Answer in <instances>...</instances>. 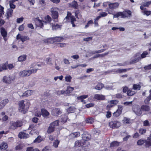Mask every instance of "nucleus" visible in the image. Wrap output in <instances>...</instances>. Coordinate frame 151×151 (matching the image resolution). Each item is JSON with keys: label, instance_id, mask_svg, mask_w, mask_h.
Here are the masks:
<instances>
[{"label": "nucleus", "instance_id": "f257e3e1", "mask_svg": "<svg viewBox=\"0 0 151 151\" xmlns=\"http://www.w3.org/2000/svg\"><path fill=\"white\" fill-rule=\"evenodd\" d=\"M132 16V12L130 10L127 9L123 12H118L114 14V18H118L121 16L122 18L131 17Z\"/></svg>", "mask_w": 151, "mask_h": 151}, {"label": "nucleus", "instance_id": "f03ea898", "mask_svg": "<svg viewBox=\"0 0 151 151\" xmlns=\"http://www.w3.org/2000/svg\"><path fill=\"white\" fill-rule=\"evenodd\" d=\"M64 20L65 23L70 22L72 25L73 27H75L76 25L75 24V22L76 21V19L74 16L72 15L71 13L68 12Z\"/></svg>", "mask_w": 151, "mask_h": 151}, {"label": "nucleus", "instance_id": "7ed1b4c3", "mask_svg": "<svg viewBox=\"0 0 151 151\" xmlns=\"http://www.w3.org/2000/svg\"><path fill=\"white\" fill-rule=\"evenodd\" d=\"M24 101L22 100L19 102V112L23 113L24 114L26 113L28 110L30 105V104L27 103L28 106L25 108V105L24 103Z\"/></svg>", "mask_w": 151, "mask_h": 151}, {"label": "nucleus", "instance_id": "20e7f679", "mask_svg": "<svg viewBox=\"0 0 151 151\" xmlns=\"http://www.w3.org/2000/svg\"><path fill=\"white\" fill-rule=\"evenodd\" d=\"M23 125L22 121L17 120L16 122L11 121L9 124V129L14 130L18 127H21Z\"/></svg>", "mask_w": 151, "mask_h": 151}, {"label": "nucleus", "instance_id": "39448f33", "mask_svg": "<svg viewBox=\"0 0 151 151\" xmlns=\"http://www.w3.org/2000/svg\"><path fill=\"white\" fill-rule=\"evenodd\" d=\"M64 38L62 37H56L51 38H49L44 40V42L48 44H52L55 42L63 41Z\"/></svg>", "mask_w": 151, "mask_h": 151}, {"label": "nucleus", "instance_id": "423d86ee", "mask_svg": "<svg viewBox=\"0 0 151 151\" xmlns=\"http://www.w3.org/2000/svg\"><path fill=\"white\" fill-rule=\"evenodd\" d=\"M89 145L88 142H86L83 139L77 140L75 143V146L76 147H87Z\"/></svg>", "mask_w": 151, "mask_h": 151}, {"label": "nucleus", "instance_id": "0eeeda50", "mask_svg": "<svg viewBox=\"0 0 151 151\" xmlns=\"http://www.w3.org/2000/svg\"><path fill=\"white\" fill-rule=\"evenodd\" d=\"M14 68L13 64H9L8 61H6L5 63L0 64V72L4 70H6L9 69L11 70Z\"/></svg>", "mask_w": 151, "mask_h": 151}, {"label": "nucleus", "instance_id": "6e6552de", "mask_svg": "<svg viewBox=\"0 0 151 151\" xmlns=\"http://www.w3.org/2000/svg\"><path fill=\"white\" fill-rule=\"evenodd\" d=\"M38 70V69H32L27 70H24L20 71L19 73V75L20 76L22 77H24L26 76H28L31 74L32 73H36Z\"/></svg>", "mask_w": 151, "mask_h": 151}, {"label": "nucleus", "instance_id": "1a4fd4ad", "mask_svg": "<svg viewBox=\"0 0 151 151\" xmlns=\"http://www.w3.org/2000/svg\"><path fill=\"white\" fill-rule=\"evenodd\" d=\"M109 125L111 128L117 129L121 126V124L119 121L115 120L109 122Z\"/></svg>", "mask_w": 151, "mask_h": 151}, {"label": "nucleus", "instance_id": "9d476101", "mask_svg": "<svg viewBox=\"0 0 151 151\" xmlns=\"http://www.w3.org/2000/svg\"><path fill=\"white\" fill-rule=\"evenodd\" d=\"M58 9L57 7H54L51 9L50 12L51 13V16L52 18L54 19H58L59 14L57 11Z\"/></svg>", "mask_w": 151, "mask_h": 151}, {"label": "nucleus", "instance_id": "9b49d317", "mask_svg": "<svg viewBox=\"0 0 151 151\" xmlns=\"http://www.w3.org/2000/svg\"><path fill=\"white\" fill-rule=\"evenodd\" d=\"M122 106L121 105H119L117 110L113 113V116L115 117L119 116L122 114Z\"/></svg>", "mask_w": 151, "mask_h": 151}, {"label": "nucleus", "instance_id": "f8f14e48", "mask_svg": "<svg viewBox=\"0 0 151 151\" xmlns=\"http://www.w3.org/2000/svg\"><path fill=\"white\" fill-rule=\"evenodd\" d=\"M16 39L17 40L20 39L22 42L25 41L29 40L30 38L28 36L21 35L19 34H18L17 36Z\"/></svg>", "mask_w": 151, "mask_h": 151}, {"label": "nucleus", "instance_id": "ddd939ff", "mask_svg": "<svg viewBox=\"0 0 151 151\" xmlns=\"http://www.w3.org/2000/svg\"><path fill=\"white\" fill-rule=\"evenodd\" d=\"M0 32L1 36L3 37L5 41L7 40L6 37L7 35V32L6 30L4 27H1L0 28Z\"/></svg>", "mask_w": 151, "mask_h": 151}, {"label": "nucleus", "instance_id": "4468645a", "mask_svg": "<svg viewBox=\"0 0 151 151\" xmlns=\"http://www.w3.org/2000/svg\"><path fill=\"white\" fill-rule=\"evenodd\" d=\"M14 79L9 76H4L3 78V81L6 83H10Z\"/></svg>", "mask_w": 151, "mask_h": 151}, {"label": "nucleus", "instance_id": "2eb2a0df", "mask_svg": "<svg viewBox=\"0 0 151 151\" xmlns=\"http://www.w3.org/2000/svg\"><path fill=\"white\" fill-rule=\"evenodd\" d=\"M62 112L58 108L54 109L51 111V114L53 116H57L61 114Z\"/></svg>", "mask_w": 151, "mask_h": 151}, {"label": "nucleus", "instance_id": "dca6fc26", "mask_svg": "<svg viewBox=\"0 0 151 151\" xmlns=\"http://www.w3.org/2000/svg\"><path fill=\"white\" fill-rule=\"evenodd\" d=\"M82 139L85 141L87 142L88 141L90 140L91 138V135L87 132H85L83 133L82 135Z\"/></svg>", "mask_w": 151, "mask_h": 151}, {"label": "nucleus", "instance_id": "f3484780", "mask_svg": "<svg viewBox=\"0 0 151 151\" xmlns=\"http://www.w3.org/2000/svg\"><path fill=\"white\" fill-rule=\"evenodd\" d=\"M18 137L21 139H26L28 138L29 135L28 134L25 133L23 132H20L18 135Z\"/></svg>", "mask_w": 151, "mask_h": 151}, {"label": "nucleus", "instance_id": "a211bd4d", "mask_svg": "<svg viewBox=\"0 0 151 151\" xmlns=\"http://www.w3.org/2000/svg\"><path fill=\"white\" fill-rule=\"evenodd\" d=\"M88 97V95H84L78 96L77 98L78 100L80 101L81 102L83 103V104H85L86 102L84 100V99L87 98Z\"/></svg>", "mask_w": 151, "mask_h": 151}, {"label": "nucleus", "instance_id": "6ab92c4d", "mask_svg": "<svg viewBox=\"0 0 151 151\" xmlns=\"http://www.w3.org/2000/svg\"><path fill=\"white\" fill-rule=\"evenodd\" d=\"M119 4L117 2L110 3L109 4V6L111 9H116L118 7Z\"/></svg>", "mask_w": 151, "mask_h": 151}, {"label": "nucleus", "instance_id": "aec40b11", "mask_svg": "<svg viewBox=\"0 0 151 151\" xmlns=\"http://www.w3.org/2000/svg\"><path fill=\"white\" fill-rule=\"evenodd\" d=\"M94 98L99 100H103L105 99V97L102 95L96 94L94 96Z\"/></svg>", "mask_w": 151, "mask_h": 151}, {"label": "nucleus", "instance_id": "412c9836", "mask_svg": "<svg viewBox=\"0 0 151 151\" xmlns=\"http://www.w3.org/2000/svg\"><path fill=\"white\" fill-rule=\"evenodd\" d=\"M9 102V100L7 99H5L0 103V109H2Z\"/></svg>", "mask_w": 151, "mask_h": 151}, {"label": "nucleus", "instance_id": "4be33fe9", "mask_svg": "<svg viewBox=\"0 0 151 151\" xmlns=\"http://www.w3.org/2000/svg\"><path fill=\"white\" fill-rule=\"evenodd\" d=\"M70 7L75 9H77L78 8V4L77 2L74 0L69 4Z\"/></svg>", "mask_w": 151, "mask_h": 151}, {"label": "nucleus", "instance_id": "5701e85b", "mask_svg": "<svg viewBox=\"0 0 151 151\" xmlns=\"http://www.w3.org/2000/svg\"><path fill=\"white\" fill-rule=\"evenodd\" d=\"M32 91L28 90L25 91L23 93L22 96V97H27L29 96L32 95Z\"/></svg>", "mask_w": 151, "mask_h": 151}, {"label": "nucleus", "instance_id": "b1692460", "mask_svg": "<svg viewBox=\"0 0 151 151\" xmlns=\"http://www.w3.org/2000/svg\"><path fill=\"white\" fill-rule=\"evenodd\" d=\"M8 147V144L6 142H3L0 145V149L1 150H6Z\"/></svg>", "mask_w": 151, "mask_h": 151}, {"label": "nucleus", "instance_id": "393cba45", "mask_svg": "<svg viewBox=\"0 0 151 151\" xmlns=\"http://www.w3.org/2000/svg\"><path fill=\"white\" fill-rule=\"evenodd\" d=\"M42 115L43 116L46 117L48 116L50 114L49 112L45 109L42 108L41 109Z\"/></svg>", "mask_w": 151, "mask_h": 151}, {"label": "nucleus", "instance_id": "a878e982", "mask_svg": "<svg viewBox=\"0 0 151 151\" xmlns=\"http://www.w3.org/2000/svg\"><path fill=\"white\" fill-rule=\"evenodd\" d=\"M133 69V68H131L127 69H119L116 70V72L119 73H121L123 72H125L127 71L132 69Z\"/></svg>", "mask_w": 151, "mask_h": 151}, {"label": "nucleus", "instance_id": "bb28decb", "mask_svg": "<svg viewBox=\"0 0 151 151\" xmlns=\"http://www.w3.org/2000/svg\"><path fill=\"white\" fill-rule=\"evenodd\" d=\"M141 109L143 111H148L150 110V107L148 106L143 105L141 106Z\"/></svg>", "mask_w": 151, "mask_h": 151}, {"label": "nucleus", "instance_id": "cd10ccee", "mask_svg": "<svg viewBox=\"0 0 151 151\" xmlns=\"http://www.w3.org/2000/svg\"><path fill=\"white\" fill-rule=\"evenodd\" d=\"M27 59L26 55H23L19 56L18 58V60L20 62H22L25 60Z\"/></svg>", "mask_w": 151, "mask_h": 151}, {"label": "nucleus", "instance_id": "c85d7f7f", "mask_svg": "<svg viewBox=\"0 0 151 151\" xmlns=\"http://www.w3.org/2000/svg\"><path fill=\"white\" fill-rule=\"evenodd\" d=\"M55 127L53 126L50 124L49 127L48 128L47 130V132L48 134H50L53 132L55 130Z\"/></svg>", "mask_w": 151, "mask_h": 151}, {"label": "nucleus", "instance_id": "c756f323", "mask_svg": "<svg viewBox=\"0 0 151 151\" xmlns=\"http://www.w3.org/2000/svg\"><path fill=\"white\" fill-rule=\"evenodd\" d=\"M13 13V10L11 9H9L6 12L7 18L8 19H9L12 15Z\"/></svg>", "mask_w": 151, "mask_h": 151}, {"label": "nucleus", "instance_id": "7c9ffc66", "mask_svg": "<svg viewBox=\"0 0 151 151\" xmlns=\"http://www.w3.org/2000/svg\"><path fill=\"white\" fill-rule=\"evenodd\" d=\"M142 12L144 15L149 16L151 14V11L147 10L146 8H145V10L142 11Z\"/></svg>", "mask_w": 151, "mask_h": 151}, {"label": "nucleus", "instance_id": "2f4dec72", "mask_svg": "<svg viewBox=\"0 0 151 151\" xmlns=\"http://www.w3.org/2000/svg\"><path fill=\"white\" fill-rule=\"evenodd\" d=\"M70 135L73 138H76L79 137L80 136V133L79 132H73L71 133Z\"/></svg>", "mask_w": 151, "mask_h": 151}, {"label": "nucleus", "instance_id": "473e14b6", "mask_svg": "<svg viewBox=\"0 0 151 151\" xmlns=\"http://www.w3.org/2000/svg\"><path fill=\"white\" fill-rule=\"evenodd\" d=\"M104 86V85L102 83H99L96 85L95 87V88L96 90H101Z\"/></svg>", "mask_w": 151, "mask_h": 151}, {"label": "nucleus", "instance_id": "72a5a7b5", "mask_svg": "<svg viewBox=\"0 0 151 151\" xmlns=\"http://www.w3.org/2000/svg\"><path fill=\"white\" fill-rule=\"evenodd\" d=\"M141 86L139 84H134L132 89L135 90H139L141 88Z\"/></svg>", "mask_w": 151, "mask_h": 151}, {"label": "nucleus", "instance_id": "f704fd0d", "mask_svg": "<svg viewBox=\"0 0 151 151\" xmlns=\"http://www.w3.org/2000/svg\"><path fill=\"white\" fill-rule=\"evenodd\" d=\"M122 122L123 123L125 124H129L130 123V119L127 118L126 117L124 118Z\"/></svg>", "mask_w": 151, "mask_h": 151}, {"label": "nucleus", "instance_id": "c9c22d12", "mask_svg": "<svg viewBox=\"0 0 151 151\" xmlns=\"http://www.w3.org/2000/svg\"><path fill=\"white\" fill-rule=\"evenodd\" d=\"M42 140V139L41 138V137L39 135L34 140V142L35 143H39Z\"/></svg>", "mask_w": 151, "mask_h": 151}, {"label": "nucleus", "instance_id": "e433bc0d", "mask_svg": "<svg viewBox=\"0 0 151 151\" xmlns=\"http://www.w3.org/2000/svg\"><path fill=\"white\" fill-rule=\"evenodd\" d=\"M74 88L70 86H68L67 88L66 91V93L67 94H69L71 93L74 90Z\"/></svg>", "mask_w": 151, "mask_h": 151}, {"label": "nucleus", "instance_id": "4c0bfd02", "mask_svg": "<svg viewBox=\"0 0 151 151\" xmlns=\"http://www.w3.org/2000/svg\"><path fill=\"white\" fill-rule=\"evenodd\" d=\"M136 93L135 91H133L132 89H129L127 92V95L129 96H131L134 95Z\"/></svg>", "mask_w": 151, "mask_h": 151}, {"label": "nucleus", "instance_id": "58836bf2", "mask_svg": "<svg viewBox=\"0 0 151 151\" xmlns=\"http://www.w3.org/2000/svg\"><path fill=\"white\" fill-rule=\"evenodd\" d=\"M119 145V143L117 141H114L110 144V147H117Z\"/></svg>", "mask_w": 151, "mask_h": 151}, {"label": "nucleus", "instance_id": "ea45409f", "mask_svg": "<svg viewBox=\"0 0 151 151\" xmlns=\"http://www.w3.org/2000/svg\"><path fill=\"white\" fill-rule=\"evenodd\" d=\"M60 142L58 139L55 140L53 143V146L55 148H57L58 147Z\"/></svg>", "mask_w": 151, "mask_h": 151}, {"label": "nucleus", "instance_id": "a19ab883", "mask_svg": "<svg viewBox=\"0 0 151 151\" xmlns=\"http://www.w3.org/2000/svg\"><path fill=\"white\" fill-rule=\"evenodd\" d=\"M44 19L47 23H50L52 21L51 17L48 15L45 17Z\"/></svg>", "mask_w": 151, "mask_h": 151}, {"label": "nucleus", "instance_id": "79ce46f5", "mask_svg": "<svg viewBox=\"0 0 151 151\" xmlns=\"http://www.w3.org/2000/svg\"><path fill=\"white\" fill-rule=\"evenodd\" d=\"M26 151H40L38 149L34 148L33 147H27Z\"/></svg>", "mask_w": 151, "mask_h": 151}, {"label": "nucleus", "instance_id": "37998d69", "mask_svg": "<svg viewBox=\"0 0 151 151\" xmlns=\"http://www.w3.org/2000/svg\"><path fill=\"white\" fill-rule=\"evenodd\" d=\"M151 141H147L145 140V147H149L150 146H151Z\"/></svg>", "mask_w": 151, "mask_h": 151}, {"label": "nucleus", "instance_id": "c03bdc74", "mask_svg": "<svg viewBox=\"0 0 151 151\" xmlns=\"http://www.w3.org/2000/svg\"><path fill=\"white\" fill-rule=\"evenodd\" d=\"M61 25L58 24H53L52 25V28L53 30H56L59 28H61Z\"/></svg>", "mask_w": 151, "mask_h": 151}, {"label": "nucleus", "instance_id": "a18cd8bd", "mask_svg": "<svg viewBox=\"0 0 151 151\" xmlns=\"http://www.w3.org/2000/svg\"><path fill=\"white\" fill-rule=\"evenodd\" d=\"M72 77L70 75L67 76L65 77L66 81L70 82L71 81Z\"/></svg>", "mask_w": 151, "mask_h": 151}, {"label": "nucleus", "instance_id": "49530a36", "mask_svg": "<svg viewBox=\"0 0 151 151\" xmlns=\"http://www.w3.org/2000/svg\"><path fill=\"white\" fill-rule=\"evenodd\" d=\"M59 120H57L54 121L50 124L53 126H54V127H55V126H57L59 125Z\"/></svg>", "mask_w": 151, "mask_h": 151}, {"label": "nucleus", "instance_id": "de8ad7c7", "mask_svg": "<svg viewBox=\"0 0 151 151\" xmlns=\"http://www.w3.org/2000/svg\"><path fill=\"white\" fill-rule=\"evenodd\" d=\"M66 46V44L65 43H58L56 45V46L58 47H63Z\"/></svg>", "mask_w": 151, "mask_h": 151}, {"label": "nucleus", "instance_id": "09e8293b", "mask_svg": "<svg viewBox=\"0 0 151 151\" xmlns=\"http://www.w3.org/2000/svg\"><path fill=\"white\" fill-rule=\"evenodd\" d=\"M119 101L116 100H111L110 101V103L111 104L114 105V106L116 105L118 103Z\"/></svg>", "mask_w": 151, "mask_h": 151}, {"label": "nucleus", "instance_id": "8fccbe9b", "mask_svg": "<svg viewBox=\"0 0 151 151\" xmlns=\"http://www.w3.org/2000/svg\"><path fill=\"white\" fill-rule=\"evenodd\" d=\"M148 52L147 51H144L141 55V58H140V59L145 58L146 55H148Z\"/></svg>", "mask_w": 151, "mask_h": 151}, {"label": "nucleus", "instance_id": "3c124183", "mask_svg": "<svg viewBox=\"0 0 151 151\" xmlns=\"http://www.w3.org/2000/svg\"><path fill=\"white\" fill-rule=\"evenodd\" d=\"M101 18V17L97 16L96 18L94 19V24L95 26H98L99 24L98 23V21L99 19Z\"/></svg>", "mask_w": 151, "mask_h": 151}, {"label": "nucleus", "instance_id": "603ef678", "mask_svg": "<svg viewBox=\"0 0 151 151\" xmlns=\"http://www.w3.org/2000/svg\"><path fill=\"white\" fill-rule=\"evenodd\" d=\"M151 100V98L149 96L146 97L144 100V103L146 104H148L150 103V101Z\"/></svg>", "mask_w": 151, "mask_h": 151}, {"label": "nucleus", "instance_id": "864d4df0", "mask_svg": "<svg viewBox=\"0 0 151 151\" xmlns=\"http://www.w3.org/2000/svg\"><path fill=\"white\" fill-rule=\"evenodd\" d=\"M94 23L93 22L92 20L91 19L88 21L87 24L86 25L85 28H87L88 27L90 24H93Z\"/></svg>", "mask_w": 151, "mask_h": 151}, {"label": "nucleus", "instance_id": "5fc2aeb1", "mask_svg": "<svg viewBox=\"0 0 151 151\" xmlns=\"http://www.w3.org/2000/svg\"><path fill=\"white\" fill-rule=\"evenodd\" d=\"M106 50V49H101V50H98L93 51V52H92V54H94L96 53H100L102 52H104Z\"/></svg>", "mask_w": 151, "mask_h": 151}, {"label": "nucleus", "instance_id": "6e6d98bb", "mask_svg": "<svg viewBox=\"0 0 151 151\" xmlns=\"http://www.w3.org/2000/svg\"><path fill=\"white\" fill-rule=\"evenodd\" d=\"M86 122L88 123L92 124L94 122V119L92 118H87L86 120Z\"/></svg>", "mask_w": 151, "mask_h": 151}, {"label": "nucleus", "instance_id": "4d7b16f0", "mask_svg": "<svg viewBox=\"0 0 151 151\" xmlns=\"http://www.w3.org/2000/svg\"><path fill=\"white\" fill-rule=\"evenodd\" d=\"M74 109L73 107L70 106L67 109V111L68 113H72L74 111Z\"/></svg>", "mask_w": 151, "mask_h": 151}, {"label": "nucleus", "instance_id": "13d9d810", "mask_svg": "<svg viewBox=\"0 0 151 151\" xmlns=\"http://www.w3.org/2000/svg\"><path fill=\"white\" fill-rule=\"evenodd\" d=\"M139 132L141 135H142L146 133V130L142 128H140L139 129Z\"/></svg>", "mask_w": 151, "mask_h": 151}, {"label": "nucleus", "instance_id": "bf43d9fd", "mask_svg": "<svg viewBox=\"0 0 151 151\" xmlns=\"http://www.w3.org/2000/svg\"><path fill=\"white\" fill-rule=\"evenodd\" d=\"M141 109H137V111H135V113L138 116H140L142 114Z\"/></svg>", "mask_w": 151, "mask_h": 151}, {"label": "nucleus", "instance_id": "052dcab7", "mask_svg": "<svg viewBox=\"0 0 151 151\" xmlns=\"http://www.w3.org/2000/svg\"><path fill=\"white\" fill-rule=\"evenodd\" d=\"M145 143V140L140 139L137 142V144L138 145H142Z\"/></svg>", "mask_w": 151, "mask_h": 151}, {"label": "nucleus", "instance_id": "680f3d73", "mask_svg": "<svg viewBox=\"0 0 151 151\" xmlns=\"http://www.w3.org/2000/svg\"><path fill=\"white\" fill-rule=\"evenodd\" d=\"M93 39V37H88L84 38L83 39V41L85 42H89V41H91Z\"/></svg>", "mask_w": 151, "mask_h": 151}, {"label": "nucleus", "instance_id": "e2e57ef3", "mask_svg": "<svg viewBox=\"0 0 151 151\" xmlns=\"http://www.w3.org/2000/svg\"><path fill=\"white\" fill-rule=\"evenodd\" d=\"M42 151H51L50 147L49 146H46L42 150Z\"/></svg>", "mask_w": 151, "mask_h": 151}, {"label": "nucleus", "instance_id": "0e129e2a", "mask_svg": "<svg viewBox=\"0 0 151 151\" xmlns=\"http://www.w3.org/2000/svg\"><path fill=\"white\" fill-rule=\"evenodd\" d=\"M24 18L22 17L20 18H17V22L18 23H20L23 22Z\"/></svg>", "mask_w": 151, "mask_h": 151}, {"label": "nucleus", "instance_id": "69168bd1", "mask_svg": "<svg viewBox=\"0 0 151 151\" xmlns=\"http://www.w3.org/2000/svg\"><path fill=\"white\" fill-rule=\"evenodd\" d=\"M123 96L122 93H117L116 95V97L118 99L122 98Z\"/></svg>", "mask_w": 151, "mask_h": 151}, {"label": "nucleus", "instance_id": "338daca9", "mask_svg": "<svg viewBox=\"0 0 151 151\" xmlns=\"http://www.w3.org/2000/svg\"><path fill=\"white\" fill-rule=\"evenodd\" d=\"M151 4V1H147L144 4H143L142 5L144 6H145L147 7H149V5Z\"/></svg>", "mask_w": 151, "mask_h": 151}, {"label": "nucleus", "instance_id": "774afa93", "mask_svg": "<svg viewBox=\"0 0 151 151\" xmlns=\"http://www.w3.org/2000/svg\"><path fill=\"white\" fill-rule=\"evenodd\" d=\"M24 28V24H22L19 26L18 29L20 31H23Z\"/></svg>", "mask_w": 151, "mask_h": 151}]
</instances>
